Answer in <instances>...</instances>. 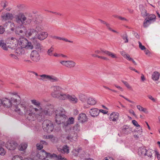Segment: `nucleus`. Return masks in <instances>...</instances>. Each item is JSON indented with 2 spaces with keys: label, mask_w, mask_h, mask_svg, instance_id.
Here are the masks:
<instances>
[{
  "label": "nucleus",
  "mask_w": 160,
  "mask_h": 160,
  "mask_svg": "<svg viewBox=\"0 0 160 160\" xmlns=\"http://www.w3.org/2000/svg\"><path fill=\"white\" fill-rule=\"evenodd\" d=\"M14 107V111L20 115H25L29 121H34L35 119V112H37L39 110L37 108H34L30 105L28 106L26 103L16 105Z\"/></svg>",
  "instance_id": "1"
},
{
  "label": "nucleus",
  "mask_w": 160,
  "mask_h": 160,
  "mask_svg": "<svg viewBox=\"0 0 160 160\" xmlns=\"http://www.w3.org/2000/svg\"><path fill=\"white\" fill-rule=\"evenodd\" d=\"M31 101L32 104L39 108L38 109L39 110V111H38L37 113L34 111V112L35 116V117L37 118V119L40 121L44 119L45 115H50L52 114L53 111V109L48 106L42 109L40 106L41 104L40 102L36 100H32Z\"/></svg>",
  "instance_id": "2"
},
{
  "label": "nucleus",
  "mask_w": 160,
  "mask_h": 160,
  "mask_svg": "<svg viewBox=\"0 0 160 160\" xmlns=\"http://www.w3.org/2000/svg\"><path fill=\"white\" fill-rule=\"evenodd\" d=\"M56 114L55 117V122L58 124L64 123L66 121L67 117L65 115L64 110L62 108H60L55 111Z\"/></svg>",
  "instance_id": "3"
},
{
  "label": "nucleus",
  "mask_w": 160,
  "mask_h": 160,
  "mask_svg": "<svg viewBox=\"0 0 160 160\" xmlns=\"http://www.w3.org/2000/svg\"><path fill=\"white\" fill-rule=\"evenodd\" d=\"M14 18L15 21L17 23L25 25L29 24L32 20V18H27L24 14L22 13H20L16 15Z\"/></svg>",
  "instance_id": "4"
},
{
  "label": "nucleus",
  "mask_w": 160,
  "mask_h": 160,
  "mask_svg": "<svg viewBox=\"0 0 160 160\" xmlns=\"http://www.w3.org/2000/svg\"><path fill=\"white\" fill-rule=\"evenodd\" d=\"M42 127L44 131L48 133L52 131L54 129L53 123L48 120H45L42 123Z\"/></svg>",
  "instance_id": "5"
},
{
  "label": "nucleus",
  "mask_w": 160,
  "mask_h": 160,
  "mask_svg": "<svg viewBox=\"0 0 160 160\" xmlns=\"http://www.w3.org/2000/svg\"><path fill=\"white\" fill-rule=\"evenodd\" d=\"M18 41L19 45L22 48L31 49L33 48V46L32 43L28 42L26 38H20Z\"/></svg>",
  "instance_id": "6"
},
{
  "label": "nucleus",
  "mask_w": 160,
  "mask_h": 160,
  "mask_svg": "<svg viewBox=\"0 0 160 160\" xmlns=\"http://www.w3.org/2000/svg\"><path fill=\"white\" fill-rule=\"evenodd\" d=\"M17 99L11 98L10 99L5 98L2 100V105L7 108L10 107L12 104H17Z\"/></svg>",
  "instance_id": "7"
},
{
  "label": "nucleus",
  "mask_w": 160,
  "mask_h": 160,
  "mask_svg": "<svg viewBox=\"0 0 160 160\" xmlns=\"http://www.w3.org/2000/svg\"><path fill=\"white\" fill-rule=\"evenodd\" d=\"M40 76L41 78L39 79L43 81L49 80L51 82H57L59 81V79L58 78L53 75L42 74L40 75Z\"/></svg>",
  "instance_id": "8"
},
{
  "label": "nucleus",
  "mask_w": 160,
  "mask_h": 160,
  "mask_svg": "<svg viewBox=\"0 0 160 160\" xmlns=\"http://www.w3.org/2000/svg\"><path fill=\"white\" fill-rule=\"evenodd\" d=\"M15 33L21 36H26L27 33L26 28L23 25H21L20 27H18L16 28Z\"/></svg>",
  "instance_id": "9"
},
{
  "label": "nucleus",
  "mask_w": 160,
  "mask_h": 160,
  "mask_svg": "<svg viewBox=\"0 0 160 160\" xmlns=\"http://www.w3.org/2000/svg\"><path fill=\"white\" fill-rule=\"evenodd\" d=\"M30 58L34 62H39L40 59V56L39 53L36 50L32 51L31 53Z\"/></svg>",
  "instance_id": "10"
},
{
  "label": "nucleus",
  "mask_w": 160,
  "mask_h": 160,
  "mask_svg": "<svg viewBox=\"0 0 160 160\" xmlns=\"http://www.w3.org/2000/svg\"><path fill=\"white\" fill-rule=\"evenodd\" d=\"M78 134L77 132L73 130H70V132L67 138L71 142L76 141L78 138Z\"/></svg>",
  "instance_id": "11"
},
{
  "label": "nucleus",
  "mask_w": 160,
  "mask_h": 160,
  "mask_svg": "<svg viewBox=\"0 0 160 160\" xmlns=\"http://www.w3.org/2000/svg\"><path fill=\"white\" fill-rule=\"evenodd\" d=\"M51 88L53 91L51 93V95L54 98L56 97L59 93L61 92L62 90L63 89V88L61 87L57 86H52Z\"/></svg>",
  "instance_id": "12"
},
{
  "label": "nucleus",
  "mask_w": 160,
  "mask_h": 160,
  "mask_svg": "<svg viewBox=\"0 0 160 160\" xmlns=\"http://www.w3.org/2000/svg\"><path fill=\"white\" fill-rule=\"evenodd\" d=\"M18 144L16 142L10 141L7 142L6 148L10 150H14L18 146Z\"/></svg>",
  "instance_id": "13"
},
{
  "label": "nucleus",
  "mask_w": 160,
  "mask_h": 160,
  "mask_svg": "<svg viewBox=\"0 0 160 160\" xmlns=\"http://www.w3.org/2000/svg\"><path fill=\"white\" fill-rule=\"evenodd\" d=\"M37 34L35 32L34 28L30 29L27 30L26 36L28 38L32 37V38L34 39L37 38Z\"/></svg>",
  "instance_id": "14"
},
{
  "label": "nucleus",
  "mask_w": 160,
  "mask_h": 160,
  "mask_svg": "<svg viewBox=\"0 0 160 160\" xmlns=\"http://www.w3.org/2000/svg\"><path fill=\"white\" fill-rule=\"evenodd\" d=\"M60 63L63 65L68 68H72L74 67L76 63L72 61H63L60 62Z\"/></svg>",
  "instance_id": "15"
},
{
  "label": "nucleus",
  "mask_w": 160,
  "mask_h": 160,
  "mask_svg": "<svg viewBox=\"0 0 160 160\" xmlns=\"http://www.w3.org/2000/svg\"><path fill=\"white\" fill-rule=\"evenodd\" d=\"M33 46V48L35 49L34 50H36L39 53L43 52L44 51L43 46L38 42L35 43Z\"/></svg>",
  "instance_id": "16"
},
{
  "label": "nucleus",
  "mask_w": 160,
  "mask_h": 160,
  "mask_svg": "<svg viewBox=\"0 0 160 160\" xmlns=\"http://www.w3.org/2000/svg\"><path fill=\"white\" fill-rule=\"evenodd\" d=\"M74 119L73 118L71 117L70 118L68 119L64 123V126L65 127V130L66 132H67V130H69V129H70V128L68 126V125L70 124H72L74 123Z\"/></svg>",
  "instance_id": "17"
},
{
  "label": "nucleus",
  "mask_w": 160,
  "mask_h": 160,
  "mask_svg": "<svg viewBox=\"0 0 160 160\" xmlns=\"http://www.w3.org/2000/svg\"><path fill=\"white\" fill-rule=\"evenodd\" d=\"M138 152L139 154L144 156L147 155L148 157H151L152 154L148 153V150L144 147L139 148L138 150Z\"/></svg>",
  "instance_id": "18"
},
{
  "label": "nucleus",
  "mask_w": 160,
  "mask_h": 160,
  "mask_svg": "<svg viewBox=\"0 0 160 160\" xmlns=\"http://www.w3.org/2000/svg\"><path fill=\"white\" fill-rule=\"evenodd\" d=\"M78 120L80 122L83 123L87 121L88 118L85 113H81L78 116Z\"/></svg>",
  "instance_id": "19"
},
{
  "label": "nucleus",
  "mask_w": 160,
  "mask_h": 160,
  "mask_svg": "<svg viewBox=\"0 0 160 160\" xmlns=\"http://www.w3.org/2000/svg\"><path fill=\"white\" fill-rule=\"evenodd\" d=\"M119 113L117 112H112L110 115L109 119L110 121H116L118 118Z\"/></svg>",
  "instance_id": "20"
},
{
  "label": "nucleus",
  "mask_w": 160,
  "mask_h": 160,
  "mask_svg": "<svg viewBox=\"0 0 160 160\" xmlns=\"http://www.w3.org/2000/svg\"><path fill=\"white\" fill-rule=\"evenodd\" d=\"M68 94L65 93L61 92L55 98H58L60 100H65L67 99Z\"/></svg>",
  "instance_id": "21"
},
{
  "label": "nucleus",
  "mask_w": 160,
  "mask_h": 160,
  "mask_svg": "<svg viewBox=\"0 0 160 160\" xmlns=\"http://www.w3.org/2000/svg\"><path fill=\"white\" fill-rule=\"evenodd\" d=\"M48 36V33L46 32H42L37 34V38L40 40L44 39L47 38Z\"/></svg>",
  "instance_id": "22"
},
{
  "label": "nucleus",
  "mask_w": 160,
  "mask_h": 160,
  "mask_svg": "<svg viewBox=\"0 0 160 160\" xmlns=\"http://www.w3.org/2000/svg\"><path fill=\"white\" fill-rule=\"evenodd\" d=\"M132 128L128 126L124 125L122 127V131L125 134H128L132 132Z\"/></svg>",
  "instance_id": "23"
},
{
  "label": "nucleus",
  "mask_w": 160,
  "mask_h": 160,
  "mask_svg": "<svg viewBox=\"0 0 160 160\" xmlns=\"http://www.w3.org/2000/svg\"><path fill=\"white\" fill-rule=\"evenodd\" d=\"M51 158H53L55 160H66V159L62 157L61 154L57 155L53 153L51 155Z\"/></svg>",
  "instance_id": "24"
},
{
  "label": "nucleus",
  "mask_w": 160,
  "mask_h": 160,
  "mask_svg": "<svg viewBox=\"0 0 160 160\" xmlns=\"http://www.w3.org/2000/svg\"><path fill=\"white\" fill-rule=\"evenodd\" d=\"M67 99L70 102L73 103H76L78 102V99L74 95H68Z\"/></svg>",
  "instance_id": "25"
},
{
  "label": "nucleus",
  "mask_w": 160,
  "mask_h": 160,
  "mask_svg": "<svg viewBox=\"0 0 160 160\" xmlns=\"http://www.w3.org/2000/svg\"><path fill=\"white\" fill-rule=\"evenodd\" d=\"M2 20L6 21L8 20L12 19L13 16L12 14L7 13L4 14L2 16Z\"/></svg>",
  "instance_id": "26"
},
{
  "label": "nucleus",
  "mask_w": 160,
  "mask_h": 160,
  "mask_svg": "<svg viewBox=\"0 0 160 160\" xmlns=\"http://www.w3.org/2000/svg\"><path fill=\"white\" fill-rule=\"evenodd\" d=\"M90 115L92 117H95L98 116L99 113V111L96 108H92L89 111Z\"/></svg>",
  "instance_id": "27"
},
{
  "label": "nucleus",
  "mask_w": 160,
  "mask_h": 160,
  "mask_svg": "<svg viewBox=\"0 0 160 160\" xmlns=\"http://www.w3.org/2000/svg\"><path fill=\"white\" fill-rule=\"evenodd\" d=\"M95 99L91 97L89 98L87 100V103L90 105H93L96 103Z\"/></svg>",
  "instance_id": "28"
},
{
  "label": "nucleus",
  "mask_w": 160,
  "mask_h": 160,
  "mask_svg": "<svg viewBox=\"0 0 160 160\" xmlns=\"http://www.w3.org/2000/svg\"><path fill=\"white\" fill-rule=\"evenodd\" d=\"M132 123L135 126L138 127L137 129H139L138 131L140 135H141L142 132V129L141 128L140 126L138 124L137 122L135 120H133L132 121Z\"/></svg>",
  "instance_id": "29"
},
{
  "label": "nucleus",
  "mask_w": 160,
  "mask_h": 160,
  "mask_svg": "<svg viewBox=\"0 0 160 160\" xmlns=\"http://www.w3.org/2000/svg\"><path fill=\"white\" fill-rule=\"evenodd\" d=\"M160 73L157 72H154L152 75V79L155 81L158 80L159 77Z\"/></svg>",
  "instance_id": "30"
},
{
  "label": "nucleus",
  "mask_w": 160,
  "mask_h": 160,
  "mask_svg": "<svg viewBox=\"0 0 160 160\" xmlns=\"http://www.w3.org/2000/svg\"><path fill=\"white\" fill-rule=\"evenodd\" d=\"M34 29L37 34L39 33V32H42L43 29L41 25H36L35 28Z\"/></svg>",
  "instance_id": "31"
},
{
  "label": "nucleus",
  "mask_w": 160,
  "mask_h": 160,
  "mask_svg": "<svg viewBox=\"0 0 160 160\" xmlns=\"http://www.w3.org/2000/svg\"><path fill=\"white\" fill-rule=\"evenodd\" d=\"M28 146L27 144L26 143H22L18 147V149L20 151H24L27 148Z\"/></svg>",
  "instance_id": "32"
},
{
  "label": "nucleus",
  "mask_w": 160,
  "mask_h": 160,
  "mask_svg": "<svg viewBox=\"0 0 160 160\" xmlns=\"http://www.w3.org/2000/svg\"><path fill=\"white\" fill-rule=\"evenodd\" d=\"M152 22H153L152 21H150L149 19L146 18L144 21L143 26L145 28L147 27L149 24L151 23Z\"/></svg>",
  "instance_id": "33"
},
{
  "label": "nucleus",
  "mask_w": 160,
  "mask_h": 160,
  "mask_svg": "<svg viewBox=\"0 0 160 160\" xmlns=\"http://www.w3.org/2000/svg\"><path fill=\"white\" fill-rule=\"evenodd\" d=\"M23 48L18 47L15 50V52L17 53L18 54L20 55V54H23L24 52V51Z\"/></svg>",
  "instance_id": "34"
},
{
  "label": "nucleus",
  "mask_w": 160,
  "mask_h": 160,
  "mask_svg": "<svg viewBox=\"0 0 160 160\" xmlns=\"http://www.w3.org/2000/svg\"><path fill=\"white\" fill-rule=\"evenodd\" d=\"M101 52H102L104 53L105 54H107L109 56H111L112 58H116V57L114 54L112 53L111 52H110L108 51H104L103 50H102Z\"/></svg>",
  "instance_id": "35"
},
{
  "label": "nucleus",
  "mask_w": 160,
  "mask_h": 160,
  "mask_svg": "<svg viewBox=\"0 0 160 160\" xmlns=\"http://www.w3.org/2000/svg\"><path fill=\"white\" fill-rule=\"evenodd\" d=\"M40 152L42 153L43 156L44 157L43 158H44L45 157H51V155H52L50 153L47 152L44 150L43 149Z\"/></svg>",
  "instance_id": "36"
},
{
  "label": "nucleus",
  "mask_w": 160,
  "mask_h": 160,
  "mask_svg": "<svg viewBox=\"0 0 160 160\" xmlns=\"http://www.w3.org/2000/svg\"><path fill=\"white\" fill-rule=\"evenodd\" d=\"M0 46L5 50H7V48L6 47V43L4 42V41L3 40L0 41Z\"/></svg>",
  "instance_id": "37"
},
{
  "label": "nucleus",
  "mask_w": 160,
  "mask_h": 160,
  "mask_svg": "<svg viewBox=\"0 0 160 160\" xmlns=\"http://www.w3.org/2000/svg\"><path fill=\"white\" fill-rule=\"evenodd\" d=\"M54 48L51 47L47 51V54L49 56H52L53 55V52L54 51Z\"/></svg>",
  "instance_id": "38"
},
{
  "label": "nucleus",
  "mask_w": 160,
  "mask_h": 160,
  "mask_svg": "<svg viewBox=\"0 0 160 160\" xmlns=\"http://www.w3.org/2000/svg\"><path fill=\"white\" fill-rule=\"evenodd\" d=\"M12 160H23V158L19 155H15L13 157Z\"/></svg>",
  "instance_id": "39"
},
{
  "label": "nucleus",
  "mask_w": 160,
  "mask_h": 160,
  "mask_svg": "<svg viewBox=\"0 0 160 160\" xmlns=\"http://www.w3.org/2000/svg\"><path fill=\"white\" fill-rule=\"evenodd\" d=\"M156 18V17L155 15L151 14L147 18L149 19L150 21H152L153 22L155 20Z\"/></svg>",
  "instance_id": "40"
},
{
  "label": "nucleus",
  "mask_w": 160,
  "mask_h": 160,
  "mask_svg": "<svg viewBox=\"0 0 160 160\" xmlns=\"http://www.w3.org/2000/svg\"><path fill=\"white\" fill-rule=\"evenodd\" d=\"M62 151L65 153H69L68 147L67 145L64 146L62 149H61Z\"/></svg>",
  "instance_id": "41"
},
{
  "label": "nucleus",
  "mask_w": 160,
  "mask_h": 160,
  "mask_svg": "<svg viewBox=\"0 0 160 160\" xmlns=\"http://www.w3.org/2000/svg\"><path fill=\"white\" fill-rule=\"evenodd\" d=\"M105 24L106 25V26H107V28L110 31H112L114 32H116V33H118V32H117V31H116L115 30H114L112 29L110 27V25L107 23V22H106V24Z\"/></svg>",
  "instance_id": "42"
},
{
  "label": "nucleus",
  "mask_w": 160,
  "mask_h": 160,
  "mask_svg": "<svg viewBox=\"0 0 160 160\" xmlns=\"http://www.w3.org/2000/svg\"><path fill=\"white\" fill-rule=\"evenodd\" d=\"M122 37V39L123 40H125V43H126L128 42V36L127 35L126 33L123 35Z\"/></svg>",
  "instance_id": "43"
},
{
  "label": "nucleus",
  "mask_w": 160,
  "mask_h": 160,
  "mask_svg": "<svg viewBox=\"0 0 160 160\" xmlns=\"http://www.w3.org/2000/svg\"><path fill=\"white\" fill-rule=\"evenodd\" d=\"M137 108L140 111H143L144 112H146V109L143 108L141 106L138 105L137 106Z\"/></svg>",
  "instance_id": "44"
},
{
  "label": "nucleus",
  "mask_w": 160,
  "mask_h": 160,
  "mask_svg": "<svg viewBox=\"0 0 160 160\" xmlns=\"http://www.w3.org/2000/svg\"><path fill=\"white\" fill-rule=\"evenodd\" d=\"M86 97L83 94H82L80 96L79 98L80 100L82 102H85L86 101Z\"/></svg>",
  "instance_id": "45"
},
{
  "label": "nucleus",
  "mask_w": 160,
  "mask_h": 160,
  "mask_svg": "<svg viewBox=\"0 0 160 160\" xmlns=\"http://www.w3.org/2000/svg\"><path fill=\"white\" fill-rule=\"evenodd\" d=\"M6 153V152L3 148L0 147V155L3 156Z\"/></svg>",
  "instance_id": "46"
},
{
  "label": "nucleus",
  "mask_w": 160,
  "mask_h": 160,
  "mask_svg": "<svg viewBox=\"0 0 160 160\" xmlns=\"http://www.w3.org/2000/svg\"><path fill=\"white\" fill-rule=\"evenodd\" d=\"M139 47L142 50H144L146 49V48L144 46L142 45V43L139 41L138 42Z\"/></svg>",
  "instance_id": "47"
},
{
  "label": "nucleus",
  "mask_w": 160,
  "mask_h": 160,
  "mask_svg": "<svg viewBox=\"0 0 160 160\" xmlns=\"http://www.w3.org/2000/svg\"><path fill=\"white\" fill-rule=\"evenodd\" d=\"M80 128L77 127V126H74L73 128L72 129H69L70 130H73V131H75V132H78L79 131Z\"/></svg>",
  "instance_id": "48"
},
{
  "label": "nucleus",
  "mask_w": 160,
  "mask_h": 160,
  "mask_svg": "<svg viewBox=\"0 0 160 160\" xmlns=\"http://www.w3.org/2000/svg\"><path fill=\"white\" fill-rule=\"evenodd\" d=\"M36 146L37 147V149L38 150H41L43 147V146L41 144L39 143H37L36 145Z\"/></svg>",
  "instance_id": "49"
},
{
  "label": "nucleus",
  "mask_w": 160,
  "mask_h": 160,
  "mask_svg": "<svg viewBox=\"0 0 160 160\" xmlns=\"http://www.w3.org/2000/svg\"><path fill=\"white\" fill-rule=\"evenodd\" d=\"M5 32V28L2 26L0 25V34H2Z\"/></svg>",
  "instance_id": "50"
},
{
  "label": "nucleus",
  "mask_w": 160,
  "mask_h": 160,
  "mask_svg": "<svg viewBox=\"0 0 160 160\" xmlns=\"http://www.w3.org/2000/svg\"><path fill=\"white\" fill-rule=\"evenodd\" d=\"M9 56L11 57L13 59L17 60L18 59V58L16 55L13 54H10Z\"/></svg>",
  "instance_id": "51"
},
{
  "label": "nucleus",
  "mask_w": 160,
  "mask_h": 160,
  "mask_svg": "<svg viewBox=\"0 0 160 160\" xmlns=\"http://www.w3.org/2000/svg\"><path fill=\"white\" fill-rule=\"evenodd\" d=\"M120 53L122 55V56L125 58L126 57V56H127V55L128 54H126V52L123 51H121Z\"/></svg>",
  "instance_id": "52"
},
{
  "label": "nucleus",
  "mask_w": 160,
  "mask_h": 160,
  "mask_svg": "<svg viewBox=\"0 0 160 160\" xmlns=\"http://www.w3.org/2000/svg\"><path fill=\"white\" fill-rule=\"evenodd\" d=\"M148 98L152 100L153 102H156V100L153 97H152L151 95H149L148 96Z\"/></svg>",
  "instance_id": "53"
},
{
  "label": "nucleus",
  "mask_w": 160,
  "mask_h": 160,
  "mask_svg": "<svg viewBox=\"0 0 160 160\" xmlns=\"http://www.w3.org/2000/svg\"><path fill=\"white\" fill-rule=\"evenodd\" d=\"M114 86L116 88H118V89H119L121 91H123V88L121 87H120L119 86L117 85H116V84H114Z\"/></svg>",
  "instance_id": "54"
},
{
  "label": "nucleus",
  "mask_w": 160,
  "mask_h": 160,
  "mask_svg": "<svg viewBox=\"0 0 160 160\" xmlns=\"http://www.w3.org/2000/svg\"><path fill=\"white\" fill-rule=\"evenodd\" d=\"M118 19L121 20L122 21H128V20L125 18L124 17H122L121 16H120V17H118Z\"/></svg>",
  "instance_id": "55"
},
{
  "label": "nucleus",
  "mask_w": 160,
  "mask_h": 160,
  "mask_svg": "<svg viewBox=\"0 0 160 160\" xmlns=\"http://www.w3.org/2000/svg\"><path fill=\"white\" fill-rule=\"evenodd\" d=\"M144 50V51L146 55H150V52L148 49H147L146 48V49Z\"/></svg>",
  "instance_id": "56"
},
{
  "label": "nucleus",
  "mask_w": 160,
  "mask_h": 160,
  "mask_svg": "<svg viewBox=\"0 0 160 160\" xmlns=\"http://www.w3.org/2000/svg\"><path fill=\"white\" fill-rule=\"evenodd\" d=\"M125 58L126 59H127V60H128L129 61H132V59H133L132 58L130 57V56L128 54V55H127V56Z\"/></svg>",
  "instance_id": "57"
},
{
  "label": "nucleus",
  "mask_w": 160,
  "mask_h": 160,
  "mask_svg": "<svg viewBox=\"0 0 160 160\" xmlns=\"http://www.w3.org/2000/svg\"><path fill=\"white\" fill-rule=\"evenodd\" d=\"M40 143L42 146L43 145H46L47 144V143L44 141H41Z\"/></svg>",
  "instance_id": "58"
},
{
  "label": "nucleus",
  "mask_w": 160,
  "mask_h": 160,
  "mask_svg": "<svg viewBox=\"0 0 160 160\" xmlns=\"http://www.w3.org/2000/svg\"><path fill=\"white\" fill-rule=\"evenodd\" d=\"M129 112L131 114H132V115L135 117H136V114H135L134 111L133 110H130L129 111Z\"/></svg>",
  "instance_id": "59"
},
{
  "label": "nucleus",
  "mask_w": 160,
  "mask_h": 160,
  "mask_svg": "<svg viewBox=\"0 0 160 160\" xmlns=\"http://www.w3.org/2000/svg\"><path fill=\"white\" fill-rule=\"evenodd\" d=\"M5 145V143L4 142L0 141V147H2Z\"/></svg>",
  "instance_id": "60"
},
{
  "label": "nucleus",
  "mask_w": 160,
  "mask_h": 160,
  "mask_svg": "<svg viewBox=\"0 0 160 160\" xmlns=\"http://www.w3.org/2000/svg\"><path fill=\"white\" fill-rule=\"evenodd\" d=\"M129 69H130V70H133L134 71H135L136 72L138 73H139V72H138L137 70H136L134 68H133L132 67H129Z\"/></svg>",
  "instance_id": "61"
},
{
  "label": "nucleus",
  "mask_w": 160,
  "mask_h": 160,
  "mask_svg": "<svg viewBox=\"0 0 160 160\" xmlns=\"http://www.w3.org/2000/svg\"><path fill=\"white\" fill-rule=\"evenodd\" d=\"M78 111L77 110L75 109L73 111V114L74 115H76L78 114Z\"/></svg>",
  "instance_id": "62"
},
{
  "label": "nucleus",
  "mask_w": 160,
  "mask_h": 160,
  "mask_svg": "<svg viewBox=\"0 0 160 160\" xmlns=\"http://www.w3.org/2000/svg\"><path fill=\"white\" fill-rule=\"evenodd\" d=\"M156 154L157 155V158L158 160H160V155L157 151H155Z\"/></svg>",
  "instance_id": "63"
},
{
  "label": "nucleus",
  "mask_w": 160,
  "mask_h": 160,
  "mask_svg": "<svg viewBox=\"0 0 160 160\" xmlns=\"http://www.w3.org/2000/svg\"><path fill=\"white\" fill-rule=\"evenodd\" d=\"M134 36L137 38H139V36L138 35V34L136 32H134L133 33Z\"/></svg>",
  "instance_id": "64"
}]
</instances>
